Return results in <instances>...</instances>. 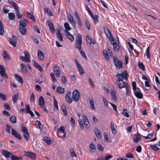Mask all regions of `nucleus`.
<instances>
[{"label": "nucleus", "instance_id": "f257e3e1", "mask_svg": "<svg viewBox=\"0 0 160 160\" xmlns=\"http://www.w3.org/2000/svg\"><path fill=\"white\" fill-rule=\"evenodd\" d=\"M128 75L127 71L125 70L122 73H118L116 76V84L119 88H122L125 86V82L123 81V79H128Z\"/></svg>", "mask_w": 160, "mask_h": 160}, {"label": "nucleus", "instance_id": "f03ea898", "mask_svg": "<svg viewBox=\"0 0 160 160\" xmlns=\"http://www.w3.org/2000/svg\"><path fill=\"white\" fill-rule=\"evenodd\" d=\"M27 23V20L24 18L21 19L20 22L19 29L20 32L23 35H25L26 33L27 30L26 26Z\"/></svg>", "mask_w": 160, "mask_h": 160}, {"label": "nucleus", "instance_id": "7ed1b4c3", "mask_svg": "<svg viewBox=\"0 0 160 160\" xmlns=\"http://www.w3.org/2000/svg\"><path fill=\"white\" fill-rule=\"evenodd\" d=\"M77 37L75 40V43L74 45L75 48H78L79 50L82 49L81 44L82 42V35L78 34L77 35Z\"/></svg>", "mask_w": 160, "mask_h": 160}, {"label": "nucleus", "instance_id": "20e7f679", "mask_svg": "<svg viewBox=\"0 0 160 160\" xmlns=\"http://www.w3.org/2000/svg\"><path fill=\"white\" fill-rule=\"evenodd\" d=\"M80 93L77 90L75 89L73 91L72 94V98L73 101L77 102L80 98Z\"/></svg>", "mask_w": 160, "mask_h": 160}, {"label": "nucleus", "instance_id": "39448f33", "mask_svg": "<svg viewBox=\"0 0 160 160\" xmlns=\"http://www.w3.org/2000/svg\"><path fill=\"white\" fill-rule=\"evenodd\" d=\"M113 59L116 68L118 69L122 68L123 65L122 61L121 60H118L116 57L114 56L113 57Z\"/></svg>", "mask_w": 160, "mask_h": 160}, {"label": "nucleus", "instance_id": "423d86ee", "mask_svg": "<svg viewBox=\"0 0 160 160\" xmlns=\"http://www.w3.org/2000/svg\"><path fill=\"white\" fill-rule=\"evenodd\" d=\"M83 121L81 119H79L78 122L80 126V128L81 130H83V122L87 121H88L87 117L84 114L83 116Z\"/></svg>", "mask_w": 160, "mask_h": 160}, {"label": "nucleus", "instance_id": "0eeeda50", "mask_svg": "<svg viewBox=\"0 0 160 160\" xmlns=\"http://www.w3.org/2000/svg\"><path fill=\"white\" fill-rule=\"evenodd\" d=\"M104 32L107 36V37L109 39L111 42H113V37L111 35L110 30L107 28H104Z\"/></svg>", "mask_w": 160, "mask_h": 160}, {"label": "nucleus", "instance_id": "6e6552de", "mask_svg": "<svg viewBox=\"0 0 160 160\" xmlns=\"http://www.w3.org/2000/svg\"><path fill=\"white\" fill-rule=\"evenodd\" d=\"M0 74L3 78L8 79V75L5 73V68L3 66L0 65Z\"/></svg>", "mask_w": 160, "mask_h": 160}, {"label": "nucleus", "instance_id": "1a4fd4ad", "mask_svg": "<svg viewBox=\"0 0 160 160\" xmlns=\"http://www.w3.org/2000/svg\"><path fill=\"white\" fill-rule=\"evenodd\" d=\"M137 90L133 91L135 96L138 98L141 99L143 98V95L139 88H137Z\"/></svg>", "mask_w": 160, "mask_h": 160}, {"label": "nucleus", "instance_id": "9d476101", "mask_svg": "<svg viewBox=\"0 0 160 160\" xmlns=\"http://www.w3.org/2000/svg\"><path fill=\"white\" fill-rule=\"evenodd\" d=\"M17 37L13 35L12 38H9V42L14 47H16L17 45Z\"/></svg>", "mask_w": 160, "mask_h": 160}, {"label": "nucleus", "instance_id": "9b49d317", "mask_svg": "<svg viewBox=\"0 0 160 160\" xmlns=\"http://www.w3.org/2000/svg\"><path fill=\"white\" fill-rule=\"evenodd\" d=\"M141 136H142V135L138 133L135 134L133 138V142L135 143H138L139 141L141 140Z\"/></svg>", "mask_w": 160, "mask_h": 160}, {"label": "nucleus", "instance_id": "f8f14e48", "mask_svg": "<svg viewBox=\"0 0 160 160\" xmlns=\"http://www.w3.org/2000/svg\"><path fill=\"white\" fill-rule=\"evenodd\" d=\"M12 134L19 140H21L22 138V137L13 128L12 129Z\"/></svg>", "mask_w": 160, "mask_h": 160}, {"label": "nucleus", "instance_id": "ddd939ff", "mask_svg": "<svg viewBox=\"0 0 160 160\" xmlns=\"http://www.w3.org/2000/svg\"><path fill=\"white\" fill-rule=\"evenodd\" d=\"M68 18L70 21V22L72 24L73 27L74 28H75L76 22L74 20L73 16L71 14H69V15H68Z\"/></svg>", "mask_w": 160, "mask_h": 160}, {"label": "nucleus", "instance_id": "4468645a", "mask_svg": "<svg viewBox=\"0 0 160 160\" xmlns=\"http://www.w3.org/2000/svg\"><path fill=\"white\" fill-rule=\"evenodd\" d=\"M24 154L27 157L35 159L36 158L35 154L32 152H25Z\"/></svg>", "mask_w": 160, "mask_h": 160}, {"label": "nucleus", "instance_id": "2eb2a0df", "mask_svg": "<svg viewBox=\"0 0 160 160\" xmlns=\"http://www.w3.org/2000/svg\"><path fill=\"white\" fill-rule=\"evenodd\" d=\"M1 153L3 155L7 158H10L11 155H12L11 152L4 149L1 150Z\"/></svg>", "mask_w": 160, "mask_h": 160}, {"label": "nucleus", "instance_id": "dca6fc26", "mask_svg": "<svg viewBox=\"0 0 160 160\" xmlns=\"http://www.w3.org/2000/svg\"><path fill=\"white\" fill-rule=\"evenodd\" d=\"M64 32L67 38L69 39L71 41H73L74 40L73 36L69 32L66 30H64Z\"/></svg>", "mask_w": 160, "mask_h": 160}, {"label": "nucleus", "instance_id": "f3484780", "mask_svg": "<svg viewBox=\"0 0 160 160\" xmlns=\"http://www.w3.org/2000/svg\"><path fill=\"white\" fill-rule=\"evenodd\" d=\"M38 103L39 105L41 108H42L44 107L45 104L44 103L43 98L42 96H40L39 97Z\"/></svg>", "mask_w": 160, "mask_h": 160}, {"label": "nucleus", "instance_id": "a211bd4d", "mask_svg": "<svg viewBox=\"0 0 160 160\" xmlns=\"http://www.w3.org/2000/svg\"><path fill=\"white\" fill-rule=\"evenodd\" d=\"M124 87L126 89V95L127 96H129L131 93V92L129 90L130 87L129 84L127 83L126 84H125Z\"/></svg>", "mask_w": 160, "mask_h": 160}, {"label": "nucleus", "instance_id": "6ab92c4d", "mask_svg": "<svg viewBox=\"0 0 160 160\" xmlns=\"http://www.w3.org/2000/svg\"><path fill=\"white\" fill-rule=\"evenodd\" d=\"M113 42H111L113 45V49L116 51H118L119 50V46L116 42H114V40L113 38Z\"/></svg>", "mask_w": 160, "mask_h": 160}, {"label": "nucleus", "instance_id": "aec40b11", "mask_svg": "<svg viewBox=\"0 0 160 160\" xmlns=\"http://www.w3.org/2000/svg\"><path fill=\"white\" fill-rule=\"evenodd\" d=\"M14 76L16 80L21 83H23V80L22 78L19 75H18L17 74H14Z\"/></svg>", "mask_w": 160, "mask_h": 160}, {"label": "nucleus", "instance_id": "412c9836", "mask_svg": "<svg viewBox=\"0 0 160 160\" xmlns=\"http://www.w3.org/2000/svg\"><path fill=\"white\" fill-rule=\"evenodd\" d=\"M25 54L26 58L25 62H30V55L28 52L26 51H24L23 52Z\"/></svg>", "mask_w": 160, "mask_h": 160}, {"label": "nucleus", "instance_id": "4be33fe9", "mask_svg": "<svg viewBox=\"0 0 160 160\" xmlns=\"http://www.w3.org/2000/svg\"><path fill=\"white\" fill-rule=\"evenodd\" d=\"M56 91L58 93L63 94L64 93V89L60 86H58L57 88Z\"/></svg>", "mask_w": 160, "mask_h": 160}, {"label": "nucleus", "instance_id": "5701e85b", "mask_svg": "<svg viewBox=\"0 0 160 160\" xmlns=\"http://www.w3.org/2000/svg\"><path fill=\"white\" fill-rule=\"evenodd\" d=\"M4 33V27L0 20V35H3Z\"/></svg>", "mask_w": 160, "mask_h": 160}, {"label": "nucleus", "instance_id": "b1692460", "mask_svg": "<svg viewBox=\"0 0 160 160\" xmlns=\"http://www.w3.org/2000/svg\"><path fill=\"white\" fill-rule=\"evenodd\" d=\"M28 16V17L32 20L34 22L35 21L34 17L33 15V13L32 12H27Z\"/></svg>", "mask_w": 160, "mask_h": 160}, {"label": "nucleus", "instance_id": "393cba45", "mask_svg": "<svg viewBox=\"0 0 160 160\" xmlns=\"http://www.w3.org/2000/svg\"><path fill=\"white\" fill-rule=\"evenodd\" d=\"M48 23L50 29H51L52 30V31H55V28L52 22L50 21H49L48 22Z\"/></svg>", "mask_w": 160, "mask_h": 160}, {"label": "nucleus", "instance_id": "a878e982", "mask_svg": "<svg viewBox=\"0 0 160 160\" xmlns=\"http://www.w3.org/2000/svg\"><path fill=\"white\" fill-rule=\"evenodd\" d=\"M19 94L18 93H17L16 94L14 95L12 97V100L14 103L16 102L18 98Z\"/></svg>", "mask_w": 160, "mask_h": 160}, {"label": "nucleus", "instance_id": "bb28decb", "mask_svg": "<svg viewBox=\"0 0 160 160\" xmlns=\"http://www.w3.org/2000/svg\"><path fill=\"white\" fill-rule=\"evenodd\" d=\"M11 158L12 160H23L22 158V157H17L13 154L12 155Z\"/></svg>", "mask_w": 160, "mask_h": 160}, {"label": "nucleus", "instance_id": "cd10ccee", "mask_svg": "<svg viewBox=\"0 0 160 160\" xmlns=\"http://www.w3.org/2000/svg\"><path fill=\"white\" fill-rule=\"evenodd\" d=\"M56 35L58 38V39L61 41H63V38L61 33L60 31H58L56 33Z\"/></svg>", "mask_w": 160, "mask_h": 160}, {"label": "nucleus", "instance_id": "c85d7f7f", "mask_svg": "<svg viewBox=\"0 0 160 160\" xmlns=\"http://www.w3.org/2000/svg\"><path fill=\"white\" fill-rule=\"evenodd\" d=\"M111 131L112 132V133L114 134H116V130L115 128H114V122H111Z\"/></svg>", "mask_w": 160, "mask_h": 160}, {"label": "nucleus", "instance_id": "c756f323", "mask_svg": "<svg viewBox=\"0 0 160 160\" xmlns=\"http://www.w3.org/2000/svg\"><path fill=\"white\" fill-rule=\"evenodd\" d=\"M38 56L39 59L40 60H42L44 58V54L41 51H38Z\"/></svg>", "mask_w": 160, "mask_h": 160}, {"label": "nucleus", "instance_id": "7c9ffc66", "mask_svg": "<svg viewBox=\"0 0 160 160\" xmlns=\"http://www.w3.org/2000/svg\"><path fill=\"white\" fill-rule=\"evenodd\" d=\"M94 131L96 135L97 136V138L99 139L101 138V135L99 130L98 129L95 128Z\"/></svg>", "mask_w": 160, "mask_h": 160}, {"label": "nucleus", "instance_id": "2f4dec72", "mask_svg": "<svg viewBox=\"0 0 160 160\" xmlns=\"http://www.w3.org/2000/svg\"><path fill=\"white\" fill-rule=\"evenodd\" d=\"M43 140L47 144L49 145L51 143L52 141L48 137L43 138Z\"/></svg>", "mask_w": 160, "mask_h": 160}, {"label": "nucleus", "instance_id": "473e14b6", "mask_svg": "<svg viewBox=\"0 0 160 160\" xmlns=\"http://www.w3.org/2000/svg\"><path fill=\"white\" fill-rule=\"evenodd\" d=\"M16 117L15 116H12L9 118L10 121L11 122L13 123H16Z\"/></svg>", "mask_w": 160, "mask_h": 160}, {"label": "nucleus", "instance_id": "72a5a7b5", "mask_svg": "<svg viewBox=\"0 0 160 160\" xmlns=\"http://www.w3.org/2000/svg\"><path fill=\"white\" fill-rule=\"evenodd\" d=\"M91 108L93 110L95 109L94 103L93 100L92 99H90L89 100Z\"/></svg>", "mask_w": 160, "mask_h": 160}, {"label": "nucleus", "instance_id": "f704fd0d", "mask_svg": "<svg viewBox=\"0 0 160 160\" xmlns=\"http://www.w3.org/2000/svg\"><path fill=\"white\" fill-rule=\"evenodd\" d=\"M110 93L113 100L114 101H116L117 100V98L116 97V93L115 91L114 90L110 92Z\"/></svg>", "mask_w": 160, "mask_h": 160}, {"label": "nucleus", "instance_id": "c9c22d12", "mask_svg": "<svg viewBox=\"0 0 160 160\" xmlns=\"http://www.w3.org/2000/svg\"><path fill=\"white\" fill-rule=\"evenodd\" d=\"M69 152L70 153L71 156H72V157H77L76 154L75 153L73 148H70L69 150Z\"/></svg>", "mask_w": 160, "mask_h": 160}, {"label": "nucleus", "instance_id": "e433bc0d", "mask_svg": "<svg viewBox=\"0 0 160 160\" xmlns=\"http://www.w3.org/2000/svg\"><path fill=\"white\" fill-rule=\"evenodd\" d=\"M86 40L88 43V45L90 46L91 44V39L89 38V36L88 35H86Z\"/></svg>", "mask_w": 160, "mask_h": 160}, {"label": "nucleus", "instance_id": "4c0bfd02", "mask_svg": "<svg viewBox=\"0 0 160 160\" xmlns=\"http://www.w3.org/2000/svg\"><path fill=\"white\" fill-rule=\"evenodd\" d=\"M90 149L91 152H94L95 150V146L93 144H90L89 145Z\"/></svg>", "mask_w": 160, "mask_h": 160}, {"label": "nucleus", "instance_id": "58836bf2", "mask_svg": "<svg viewBox=\"0 0 160 160\" xmlns=\"http://www.w3.org/2000/svg\"><path fill=\"white\" fill-rule=\"evenodd\" d=\"M21 69L22 72H25L26 71L27 68L26 67L23 63L20 64Z\"/></svg>", "mask_w": 160, "mask_h": 160}, {"label": "nucleus", "instance_id": "ea45409f", "mask_svg": "<svg viewBox=\"0 0 160 160\" xmlns=\"http://www.w3.org/2000/svg\"><path fill=\"white\" fill-rule=\"evenodd\" d=\"M156 145H158V144H156L155 145H150V147L153 150L155 151H157L159 149V148L156 146Z\"/></svg>", "mask_w": 160, "mask_h": 160}, {"label": "nucleus", "instance_id": "a19ab883", "mask_svg": "<svg viewBox=\"0 0 160 160\" xmlns=\"http://www.w3.org/2000/svg\"><path fill=\"white\" fill-rule=\"evenodd\" d=\"M65 129L64 127L63 126L60 127L59 129V131L61 132L62 133L64 134L63 136L65 137Z\"/></svg>", "mask_w": 160, "mask_h": 160}, {"label": "nucleus", "instance_id": "79ce46f5", "mask_svg": "<svg viewBox=\"0 0 160 160\" xmlns=\"http://www.w3.org/2000/svg\"><path fill=\"white\" fill-rule=\"evenodd\" d=\"M8 17L10 20H12L14 19L15 15L12 12H9L8 13Z\"/></svg>", "mask_w": 160, "mask_h": 160}, {"label": "nucleus", "instance_id": "37998d69", "mask_svg": "<svg viewBox=\"0 0 160 160\" xmlns=\"http://www.w3.org/2000/svg\"><path fill=\"white\" fill-rule=\"evenodd\" d=\"M95 24H96L98 22V16L97 15H93L92 17Z\"/></svg>", "mask_w": 160, "mask_h": 160}, {"label": "nucleus", "instance_id": "c03bdc74", "mask_svg": "<svg viewBox=\"0 0 160 160\" xmlns=\"http://www.w3.org/2000/svg\"><path fill=\"white\" fill-rule=\"evenodd\" d=\"M64 26L66 30L69 31L71 29V27L69 26V24L67 22L65 23L64 24Z\"/></svg>", "mask_w": 160, "mask_h": 160}, {"label": "nucleus", "instance_id": "a18cd8bd", "mask_svg": "<svg viewBox=\"0 0 160 160\" xmlns=\"http://www.w3.org/2000/svg\"><path fill=\"white\" fill-rule=\"evenodd\" d=\"M138 67L139 68L144 71L145 70V68L143 63L141 62H139L138 63Z\"/></svg>", "mask_w": 160, "mask_h": 160}, {"label": "nucleus", "instance_id": "49530a36", "mask_svg": "<svg viewBox=\"0 0 160 160\" xmlns=\"http://www.w3.org/2000/svg\"><path fill=\"white\" fill-rule=\"evenodd\" d=\"M154 134V132L153 131L151 133H149L147 136H142L146 139L151 138L153 136Z\"/></svg>", "mask_w": 160, "mask_h": 160}, {"label": "nucleus", "instance_id": "de8ad7c7", "mask_svg": "<svg viewBox=\"0 0 160 160\" xmlns=\"http://www.w3.org/2000/svg\"><path fill=\"white\" fill-rule=\"evenodd\" d=\"M85 23L87 29H88V30H90L91 29V27L88 20L85 19Z\"/></svg>", "mask_w": 160, "mask_h": 160}, {"label": "nucleus", "instance_id": "09e8293b", "mask_svg": "<svg viewBox=\"0 0 160 160\" xmlns=\"http://www.w3.org/2000/svg\"><path fill=\"white\" fill-rule=\"evenodd\" d=\"M127 109L126 108H124L123 110L122 114L127 117H129V115L128 113L127 112Z\"/></svg>", "mask_w": 160, "mask_h": 160}, {"label": "nucleus", "instance_id": "8fccbe9b", "mask_svg": "<svg viewBox=\"0 0 160 160\" xmlns=\"http://www.w3.org/2000/svg\"><path fill=\"white\" fill-rule=\"evenodd\" d=\"M23 135L24 138L26 139V140L28 141L29 139V133L28 132L23 133Z\"/></svg>", "mask_w": 160, "mask_h": 160}, {"label": "nucleus", "instance_id": "3c124183", "mask_svg": "<svg viewBox=\"0 0 160 160\" xmlns=\"http://www.w3.org/2000/svg\"><path fill=\"white\" fill-rule=\"evenodd\" d=\"M11 5L13 7L15 11L19 10V8L18 6L16 3L15 2H14L13 3H12V5Z\"/></svg>", "mask_w": 160, "mask_h": 160}, {"label": "nucleus", "instance_id": "603ef678", "mask_svg": "<svg viewBox=\"0 0 160 160\" xmlns=\"http://www.w3.org/2000/svg\"><path fill=\"white\" fill-rule=\"evenodd\" d=\"M149 47H148L147 48L146 51V52L147 58H149L151 57L150 54V53L149 51Z\"/></svg>", "mask_w": 160, "mask_h": 160}, {"label": "nucleus", "instance_id": "864d4df0", "mask_svg": "<svg viewBox=\"0 0 160 160\" xmlns=\"http://www.w3.org/2000/svg\"><path fill=\"white\" fill-rule=\"evenodd\" d=\"M16 15L18 16V18L19 19H21L22 17V15L19 12V10L16 11Z\"/></svg>", "mask_w": 160, "mask_h": 160}, {"label": "nucleus", "instance_id": "5fc2aeb1", "mask_svg": "<svg viewBox=\"0 0 160 160\" xmlns=\"http://www.w3.org/2000/svg\"><path fill=\"white\" fill-rule=\"evenodd\" d=\"M78 68L79 71V72L80 73V74H81V76L83 75V74L84 73V72L82 66H80V67H78Z\"/></svg>", "mask_w": 160, "mask_h": 160}, {"label": "nucleus", "instance_id": "6e6d98bb", "mask_svg": "<svg viewBox=\"0 0 160 160\" xmlns=\"http://www.w3.org/2000/svg\"><path fill=\"white\" fill-rule=\"evenodd\" d=\"M61 108L62 111V112H63L64 115L65 116H66L67 115V113L66 110V108L65 106L63 105H62Z\"/></svg>", "mask_w": 160, "mask_h": 160}, {"label": "nucleus", "instance_id": "4d7b16f0", "mask_svg": "<svg viewBox=\"0 0 160 160\" xmlns=\"http://www.w3.org/2000/svg\"><path fill=\"white\" fill-rule=\"evenodd\" d=\"M126 4L129 7H131L133 10H136V11H138V9L136 7L132 5L129 2H127Z\"/></svg>", "mask_w": 160, "mask_h": 160}, {"label": "nucleus", "instance_id": "13d9d810", "mask_svg": "<svg viewBox=\"0 0 160 160\" xmlns=\"http://www.w3.org/2000/svg\"><path fill=\"white\" fill-rule=\"evenodd\" d=\"M3 55L4 58L5 59H6L7 60L9 59V56L7 54V52L5 50L3 51Z\"/></svg>", "mask_w": 160, "mask_h": 160}, {"label": "nucleus", "instance_id": "bf43d9fd", "mask_svg": "<svg viewBox=\"0 0 160 160\" xmlns=\"http://www.w3.org/2000/svg\"><path fill=\"white\" fill-rule=\"evenodd\" d=\"M103 55L104 57L106 60H108L109 56L107 52L106 51L103 52Z\"/></svg>", "mask_w": 160, "mask_h": 160}, {"label": "nucleus", "instance_id": "052dcab7", "mask_svg": "<svg viewBox=\"0 0 160 160\" xmlns=\"http://www.w3.org/2000/svg\"><path fill=\"white\" fill-rule=\"evenodd\" d=\"M132 85L133 91L137 89V88L136 86V83L135 81H133L132 82Z\"/></svg>", "mask_w": 160, "mask_h": 160}, {"label": "nucleus", "instance_id": "680f3d73", "mask_svg": "<svg viewBox=\"0 0 160 160\" xmlns=\"http://www.w3.org/2000/svg\"><path fill=\"white\" fill-rule=\"evenodd\" d=\"M0 97L3 100L5 101L6 100V97L5 94H3L0 92Z\"/></svg>", "mask_w": 160, "mask_h": 160}, {"label": "nucleus", "instance_id": "e2e57ef3", "mask_svg": "<svg viewBox=\"0 0 160 160\" xmlns=\"http://www.w3.org/2000/svg\"><path fill=\"white\" fill-rule=\"evenodd\" d=\"M35 122L36 123L38 124V125L40 130H42V125L40 121L38 120H37Z\"/></svg>", "mask_w": 160, "mask_h": 160}, {"label": "nucleus", "instance_id": "0e129e2a", "mask_svg": "<svg viewBox=\"0 0 160 160\" xmlns=\"http://www.w3.org/2000/svg\"><path fill=\"white\" fill-rule=\"evenodd\" d=\"M3 106L5 109L9 110L10 109V105L7 103H4V104Z\"/></svg>", "mask_w": 160, "mask_h": 160}, {"label": "nucleus", "instance_id": "69168bd1", "mask_svg": "<svg viewBox=\"0 0 160 160\" xmlns=\"http://www.w3.org/2000/svg\"><path fill=\"white\" fill-rule=\"evenodd\" d=\"M70 122L72 127H74L75 125V120L72 117L71 118Z\"/></svg>", "mask_w": 160, "mask_h": 160}, {"label": "nucleus", "instance_id": "338daca9", "mask_svg": "<svg viewBox=\"0 0 160 160\" xmlns=\"http://www.w3.org/2000/svg\"><path fill=\"white\" fill-rule=\"evenodd\" d=\"M65 100L68 103H71L72 102V99L70 97L65 98Z\"/></svg>", "mask_w": 160, "mask_h": 160}, {"label": "nucleus", "instance_id": "774afa93", "mask_svg": "<svg viewBox=\"0 0 160 160\" xmlns=\"http://www.w3.org/2000/svg\"><path fill=\"white\" fill-rule=\"evenodd\" d=\"M125 156L128 158H134L133 155L130 153H128Z\"/></svg>", "mask_w": 160, "mask_h": 160}]
</instances>
